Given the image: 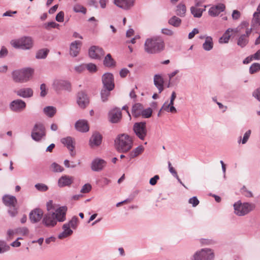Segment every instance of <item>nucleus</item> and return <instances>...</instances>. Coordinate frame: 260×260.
<instances>
[{
	"instance_id": "nucleus-37",
	"label": "nucleus",
	"mask_w": 260,
	"mask_h": 260,
	"mask_svg": "<svg viewBox=\"0 0 260 260\" xmlns=\"http://www.w3.org/2000/svg\"><path fill=\"white\" fill-rule=\"evenodd\" d=\"M204 10L205 9H202L196 7H192L190 9L192 14L195 17H201Z\"/></svg>"
},
{
	"instance_id": "nucleus-58",
	"label": "nucleus",
	"mask_w": 260,
	"mask_h": 260,
	"mask_svg": "<svg viewBox=\"0 0 260 260\" xmlns=\"http://www.w3.org/2000/svg\"><path fill=\"white\" fill-rule=\"evenodd\" d=\"M250 134H251L250 130H248L245 133L243 138V140H242V144H245L247 142V141H248V140L250 136Z\"/></svg>"
},
{
	"instance_id": "nucleus-16",
	"label": "nucleus",
	"mask_w": 260,
	"mask_h": 260,
	"mask_svg": "<svg viewBox=\"0 0 260 260\" xmlns=\"http://www.w3.org/2000/svg\"><path fill=\"white\" fill-rule=\"evenodd\" d=\"M25 103L21 100H16L12 102L10 104L11 109L15 112H19L25 109Z\"/></svg>"
},
{
	"instance_id": "nucleus-35",
	"label": "nucleus",
	"mask_w": 260,
	"mask_h": 260,
	"mask_svg": "<svg viewBox=\"0 0 260 260\" xmlns=\"http://www.w3.org/2000/svg\"><path fill=\"white\" fill-rule=\"evenodd\" d=\"M143 109L142 105L140 104H135L133 107L132 110L133 114L135 117H138L141 115V111Z\"/></svg>"
},
{
	"instance_id": "nucleus-40",
	"label": "nucleus",
	"mask_w": 260,
	"mask_h": 260,
	"mask_svg": "<svg viewBox=\"0 0 260 260\" xmlns=\"http://www.w3.org/2000/svg\"><path fill=\"white\" fill-rule=\"evenodd\" d=\"M73 10L76 13H82L84 14H85L87 11L86 9L79 4H76L73 6Z\"/></svg>"
},
{
	"instance_id": "nucleus-32",
	"label": "nucleus",
	"mask_w": 260,
	"mask_h": 260,
	"mask_svg": "<svg viewBox=\"0 0 260 260\" xmlns=\"http://www.w3.org/2000/svg\"><path fill=\"white\" fill-rule=\"evenodd\" d=\"M174 105H171V102H165L161 107V110H164L171 113H176V108L174 107Z\"/></svg>"
},
{
	"instance_id": "nucleus-2",
	"label": "nucleus",
	"mask_w": 260,
	"mask_h": 260,
	"mask_svg": "<svg viewBox=\"0 0 260 260\" xmlns=\"http://www.w3.org/2000/svg\"><path fill=\"white\" fill-rule=\"evenodd\" d=\"M165 43L160 37L147 39L144 44L145 51L150 54L159 53L165 49Z\"/></svg>"
},
{
	"instance_id": "nucleus-42",
	"label": "nucleus",
	"mask_w": 260,
	"mask_h": 260,
	"mask_svg": "<svg viewBox=\"0 0 260 260\" xmlns=\"http://www.w3.org/2000/svg\"><path fill=\"white\" fill-rule=\"evenodd\" d=\"M144 151V148L142 146H139L132 151L130 153L131 158H134L139 154H141Z\"/></svg>"
},
{
	"instance_id": "nucleus-43",
	"label": "nucleus",
	"mask_w": 260,
	"mask_h": 260,
	"mask_svg": "<svg viewBox=\"0 0 260 260\" xmlns=\"http://www.w3.org/2000/svg\"><path fill=\"white\" fill-rule=\"evenodd\" d=\"M44 113L49 117H52L56 113V109L52 106H48L44 109Z\"/></svg>"
},
{
	"instance_id": "nucleus-51",
	"label": "nucleus",
	"mask_w": 260,
	"mask_h": 260,
	"mask_svg": "<svg viewBox=\"0 0 260 260\" xmlns=\"http://www.w3.org/2000/svg\"><path fill=\"white\" fill-rule=\"evenodd\" d=\"M59 26V24L56 23L55 22L52 21V22H49L48 23H46L44 24V27L46 29H50L51 28H55Z\"/></svg>"
},
{
	"instance_id": "nucleus-57",
	"label": "nucleus",
	"mask_w": 260,
	"mask_h": 260,
	"mask_svg": "<svg viewBox=\"0 0 260 260\" xmlns=\"http://www.w3.org/2000/svg\"><path fill=\"white\" fill-rule=\"evenodd\" d=\"M56 20L58 22H63L64 20V13L62 11L59 12L56 16Z\"/></svg>"
},
{
	"instance_id": "nucleus-63",
	"label": "nucleus",
	"mask_w": 260,
	"mask_h": 260,
	"mask_svg": "<svg viewBox=\"0 0 260 260\" xmlns=\"http://www.w3.org/2000/svg\"><path fill=\"white\" fill-rule=\"evenodd\" d=\"M8 54V50L5 47H3L0 51V58L6 56Z\"/></svg>"
},
{
	"instance_id": "nucleus-25",
	"label": "nucleus",
	"mask_w": 260,
	"mask_h": 260,
	"mask_svg": "<svg viewBox=\"0 0 260 260\" xmlns=\"http://www.w3.org/2000/svg\"><path fill=\"white\" fill-rule=\"evenodd\" d=\"M102 136L98 133L93 134L90 139V145L91 147L98 146L102 142Z\"/></svg>"
},
{
	"instance_id": "nucleus-4",
	"label": "nucleus",
	"mask_w": 260,
	"mask_h": 260,
	"mask_svg": "<svg viewBox=\"0 0 260 260\" xmlns=\"http://www.w3.org/2000/svg\"><path fill=\"white\" fill-rule=\"evenodd\" d=\"M34 72V70L30 68L15 71L12 73L13 79L16 82H27L31 78Z\"/></svg>"
},
{
	"instance_id": "nucleus-53",
	"label": "nucleus",
	"mask_w": 260,
	"mask_h": 260,
	"mask_svg": "<svg viewBox=\"0 0 260 260\" xmlns=\"http://www.w3.org/2000/svg\"><path fill=\"white\" fill-rule=\"evenodd\" d=\"M35 187L38 190L42 191H46L48 190V188L46 185L41 183L36 184Z\"/></svg>"
},
{
	"instance_id": "nucleus-11",
	"label": "nucleus",
	"mask_w": 260,
	"mask_h": 260,
	"mask_svg": "<svg viewBox=\"0 0 260 260\" xmlns=\"http://www.w3.org/2000/svg\"><path fill=\"white\" fill-rule=\"evenodd\" d=\"M102 81L104 88L113 90L114 88L113 76L111 73H106L102 77Z\"/></svg>"
},
{
	"instance_id": "nucleus-7",
	"label": "nucleus",
	"mask_w": 260,
	"mask_h": 260,
	"mask_svg": "<svg viewBox=\"0 0 260 260\" xmlns=\"http://www.w3.org/2000/svg\"><path fill=\"white\" fill-rule=\"evenodd\" d=\"M3 201L6 206L13 208L9 210V213L11 216H15L18 213L16 207L17 204L16 198L14 196L7 194L3 197Z\"/></svg>"
},
{
	"instance_id": "nucleus-34",
	"label": "nucleus",
	"mask_w": 260,
	"mask_h": 260,
	"mask_svg": "<svg viewBox=\"0 0 260 260\" xmlns=\"http://www.w3.org/2000/svg\"><path fill=\"white\" fill-rule=\"evenodd\" d=\"M73 232L71 229H63V231L58 234V238L59 239H63L71 236Z\"/></svg>"
},
{
	"instance_id": "nucleus-52",
	"label": "nucleus",
	"mask_w": 260,
	"mask_h": 260,
	"mask_svg": "<svg viewBox=\"0 0 260 260\" xmlns=\"http://www.w3.org/2000/svg\"><path fill=\"white\" fill-rule=\"evenodd\" d=\"M168 167H169V170L170 172L176 178H177L179 181H180V179H179L178 175L177 174V173L176 171L175 170V169L172 167L171 163L169 161L168 162Z\"/></svg>"
},
{
	"instance_id": "nucleus-8",
	"label": "nucleus",
	"mask_w": 260,
	"mask_h": 260,
	"mask_svg": "<svg viewBox=\"0 0 260 260\" xmlns=\"http://www.w3.org/2000/svg\"><path fill=\"white\" fill-rule=\"evenodd\" d=\"M214 253L211 249L203 248L193 255V260H213Z\"/></svg>"
},
{
	"instance_id": "nucleus-1",
	"label": "nucleus",
	"mask_w": 260,
	"mask_h": 260,
	"mask_svg": "<svg viewBox=\"0 0 260 260\" xmlns=\"http://www.w3.org/2000/svg\"><path fill=\"white\" fill-rule=\"evenodd\" d=\"M67 207H60L55 212H49L43 218V223L46 226H55L57 222H63L66 220Z\"/></svg>"
},
{
	"instance_id": "nucleus-33",
	"label": "nucleus",
	"mask_w": 260,
	"mask_h": 260,
	"mask_svg": "<svg viewBox=\"0 0 260 260\" xmlns=\"http://www.w3.org/2000/svg\"><path fill=\"white\" fill-rule=\"evenodd\" d=\"M169 24L176 27H179L181 23V20L176 16L172 17L168 21Z\"/></svg>"
},
{
	"instance_id": "nucleus-50",
	"label": "nucleus",
	"mask_w": 260,
	"mask_h": 260,
	"mask_svg": "<svg viewBox=\"0 0 260 260\" xmlns=\"http://www.w3.org/2000/svg\"><path fill=\"white\" fill-rule=\"evenodd\" d=\"M85 69H87V70L90 73H94L97 71V68L95 64L90 63L88 64H85Z\"/></svg>"
},
{
	"instance_id": "nucleus-21",
	"label": "nucleus",
	"mask_w": 260,
	"mask_h": 260,
	"mask_svg": "<svg viewBox=\"0 0 260 260\" xmlns=\"http://www.w3.org/2000/svg\"><path fill=\"white\" fill-rule=\"evenodd\" d=\"M74 181V177L67 175L61 177L58 181V185L60 187L71 185Z\"/></svg>"
},
{
	"instance_id": "nucleus-31",
	"label": "nucleus",
	"mask_w": 260,
	"mask_h": 260,
	"mask_svg": "<svg viewBox=\"0 0 260 260\" xmlns=\"http://www.w3.org/2000/svg\"><path fill=\"white\" fill-rule=\"evenodd\" d=\"M18 229H9L7 232L6 240L7 241L11 240L15 236L18 235Z\"/></svg>"
},
{
	"instance_id": "nucleus-61",
	"label": "nucleus",
	"mask_w": 260,
	"mask_h": 260,
	"mask_svg": "<svg viewBox=\"0 0 260 260\" xmlns=\"http://www.w3.org/2000/svg\"><path fill=\"white\" fill-rule=\"evenodd\" d=\"M159 179L158 175H155L153 177L150 179L149 183L152 185H154L156 184L157 181Z\"/></svg>"
},
{
	"instance_id": "nucleus-39",
	"label": "nucleus",
	"mask_w": 260,
	"mask_h": 260,
	"mask_svg": "<svg viewBox=\"0 0 260 260\" xmlns=\"http://www.w3.org/2000/svg\"><path fill=\"white\" fill-rule=\"evenodd\" d=\"M78 219L76 216L72 217L68 224H64L62 228H75L78 225Z\"/></svg>"
},
{
	"instance_id": "nucleus-14",
	"label": "nucleus",
	"mask_w": 260,
	"mask_h": 260,
	"mask_svg": "<svg viewBox=\"0 0 260 260\" xmlns=\"http://www.w3.org/2000/svg\"><path fill=\"white\" fill-rule=\"evenodd\" d=\"M104 54L103 50L99 47L93 46L89 50V55L94 59L100 58Z\"/></svg>"
},
{
	"instance_id": "nucleus-19",
	"label": "nucleus",
	"mask_w": 260,
	"mask_h": 260,
	"mask_svg": "<svg viewBox=\"0 0 260 260\" xmlns=\"http://www.w3.org/2000/svg\"><path fill=\"white\" fill-rule=\"evenodd\" d=\"M43 215L41 209H36L32 211L29 214V219L32 222H37L41 220Z\"/></svg>"
},
{
	"instance_id": "nucleus-46",
	"label": "nucleus",
	"mask_w": 260,
	"mask_h": 260,
	"mask_svg": "<svg viewBox=\"0 0 260 260\" xmlns=\"http://www.w3.org/2000/svg\"><path fill=\"white\" fill-rule=\"evenodd\" d=\"M247 40L245 35H243L240 36L238 41V45L241 47H244L247 43Z\"/></svg>"
},
{
	"instance_id": "nucleus-59",
	"label": "nucleus",
	"mask_w": 260,
	"mask_h": 260,
	"mask_svg": "<svg viewBox=\"0 0 260 260\" xmlns=\"http://www.w3.org/2000/svg\"><path fill=\"white\" fill-rule=\"evenodd\" d=\"M241 16L240 12L238 10H234L232 15V18L234 20H238Z\"/></svg>"
},
{
	"instance_id": "nucleus-29",
	"label": "nucleus",
	"mask_w": 260,
	"mask_h": 260,
	"mask_svg": "<svg viewBox=\"0 0 260 260\" xmlns=\"http://www.w3.org/2000/svg\"><path fill=\"white\" fill-rule=\"evenodd\" d=\"M213 47V42L212 38L211 37H207L205 38V41L203 44V48L206 51H210Z\"/></svg>"
},
{
	"instance_id": "nucleus-38",
	"label": "nucleus",
	"mask_w": 260,
	"mask_h": 260,
	"mask_svg": "<svg viewBox=\"0 0 260 260\" xmlns=\"http://www.w3.org/2000/svg\"><path fill=\"white\" fill-rule=\"evenodd\" d=\"M49 50L47 49H42L39 50L36 53V58L38 59H43L46 57Z\"/></svg>"
},
{
	"instance_id": "nucleus-15",
	"label": "nucleus",
	"mask_w": 260,
	"mask_h": 260,
	"mask_svg": "<svg viewBox=\"0 0 260 260\" xmlns=\"http://www.w3.org/2000/svg\"><path fill=\"white\" fill-rule=\"evenodd\" d=\"M114 3L119 8L128 10L134 6L135 0H114Z\"/></svg>"
},
{
	"instance_id": "nucleus-41",
	"label": "nucleus",
	"mask_w": 260,
	"mask_h": 260,
	"mask_svg": "<svg viewBox=\"0 0 260 260\" xmlns=\"http://www.w3.org/2000/svg\"><path fill=\"white\" fill-rule=\"evenodd\" d=\"M104 63L105 66L108 67H111L114 65L115 62L110 54H107L105 57Z\"/></svg>"
},
{
	"instance_id": "nucleus-54",
	"label": "nucleus",
	"mask_w": 260,
	"mask_h": 260,
	"mask_svg": "<svg viewBox=\"0 0 260 260\" xmlns=\"http://www.w3.org/2000/svg\"><path fill=\"white\" fill-rule=\"evenodd\" d=\"M41 93L40 95L42 97H44L47 93L46 86L45 84H42L40 86Z\"/></svg>"
},
{
	"instance_id": "nucleus-28",
	"label": "nucleus",
	"mask_w": 260,
	"mask_h": 260,
	"mask_svg": "<svg viewBox=\"0 0 260 260\" xmlns=\"http://www.w3.org/2000/svg\"><path fill=\"white\" fill-rule=\"evenodd\" d=\"M164 79L162 77L159 75H155L154 77V83L155 86L158 88L159 93L161 92L164 90Z\"/></svg>"
},
{
	"instance_id": "nucleus-62",
	"label": "nucleus",
	"mask_w": 260,
	"mask_h": 260,
	"mask_svg": "<svg viewBox=\"0 0 260 260\" xmlns=\"http://www.w3.org/2000/svg\"><path fill=\"white\" fill-rule=\"evenodd\" d=\"M161 32L164 35L169 36H171L173 35V34H174L173 31L172 30L168 29V28L162 29Z\"/></svg>"
},
{
	"instance_id": "nucleus-44",
	"label": "nucleus",
	"mask_w": 260,
	"mask_h": 260,
	"mask_svg": "<svg viewBox=\"0 0 260 260\" xmlns=\"http://www.w3.org/2000/svg\"><path fill=\"white\" fill-rule=\"evenodd\" d=\"M112 90H109L106 88H104L101 91V98L103 102H105L107 101L108 97L110 94V91Z\"/></svg>"
},
{
	"instance_id": "nucleus-12",
	"label": "nucleus",
	"mask_w": 260,
	"mask_h": 260,
	"mask_svg": "<svg viewBox=\"0 0 260 260\" xmlns=\"http://www.w3.org/2000/svg\"><path fill=\"white\" fill-rule=\"evenodd\" d=\"M110 121L112 123L118 122L121 117L122 114L119 108H115L111 110L109 114Z\"/></svg>"
},
{
	"instance_id": "nucleus-6",
	"label": "nucleus",
	"mask_w": 260,
	"mask_h": 260,
	"mask_svg": "<svg viewBox=\"0 0 260 260\" xmlns=\"http://www.w3.org/2000/svg\"><path fill=\"white\" fill-rule=\"evenodd\" d=\"M234 212L238 216L244 215L252 210L254 206L248 203H242L241 202L235 203L234 205Z\"/></svg>"
},
{
	"instance_id": "nucleus-27",
	"label": "nucleus",
	"mask_w": 260,
	"mask_h": 260,
	"mask_svg": "<svg viewBox=\"0 0 260 260\" xmlns=\"http://www.w3.org/2000/svg\"><path fill=\"white\" fill-rule=\"evenodd\" d=\"M17 94L24 98H30L33 95V90L30 88H22L16 91Z\"/></svg>"
},
{
	"instance_id": "nucleus-5",
	"label": "nucleus",
	"mask_w": 260,
	"mask_h": 260,
	"mask_svg": "<svg viewBox=\"0 0 260 260\" xmlns=\"http://www.w3.org/2000/svg\"><path fill=\"white\" fill-rule=\"evenodd\" d=\"M13 47L23 50H28L33 47L34 41L30 37H23L11 42Z\"/></svg>"
},
{
	"instance_id": "nucleus-60",
	"label": "nucleus",
	"mask_w": 260,
	"mask_h": 260,
	"mask_svg": "<svg viewBox=\"0 0 260 260\" xmlns=\"http://www.w3.org/2000/svg\"><path fill=\"white\" fill-rule=\"evenodd\" d=\"M21 239H22L21 237H18L15 241L10 244V245L14 247H20L21 245V243L18 240Z\"/></svg>"
},
{
	"instance_id": "nucleus-47",
	"label": "nucleus",
	"mask_w": 260,
	"mask_h": 260,
	"mask_svg": "<svg viewBox=\"0 0 260 260\" xmlns=\"http://www.w3.org/2000/svg\"><path fill=\"white\" fill-rule=\"evenodd\" d=\"M52 171L55 172H61L63 171V168L58 164L54 162L51 165Z\"/></svg>"
},
{
	"instance_id": "nucleus-3",
	"label": "nucleus",
	"mask_w": 260,
	"mask_h": 260,
	"mask_svg": "<svg viewBox=\"0 0 260 260\" xmlns=\"http://www.w3.org/2000/svg\"><path fill=\"white\" fill-rule=\"evenodd\" d=\"M115 144L118 151L124 153L131 149L133 145V141L128 135L121 134L116 138Z\"/></svg>"
},
{
	"instance_id": "nucleus-56",
	"label": "nucleus",
	"mask_w": 260,
	"mask_h": 260,
	"mask_svg": "<svg viewBox=\"0 0 260 260\" xmlns=\"http://www.w3.org/2000/svg\"><path fill=\"white\" fill-rule=\"evenodd\" d=\"M91 189V185L89 184H86L82 187L81 192L82 193H87L90 191Z\"/></svg>"
},
{
	"instance_id": "nucleus-22",
	"label": "nucleus",
	"mask_w": 260,
	"mask_h": 260,
	"mask_svg": "<svg viewBox=\"0 0 260 260\" xmlns=\"http://www.w3.org/2000/svg\"><path fill=\"white\" fill-rule=\"evenodd\" d=\"M237 32L238 30L237 29L228 28L223 34L222 36L220 38L219 42L221 44L228 43L231 37V33H237Z\"/></svg>"
},
{
	"instance_id": "nucleus-9",
	"label": "nucleus",
	"mask_w": 260,
	"mask_h": 260,
	"mask_svg": "<svg viewBox=\"0 0 260 260\" xmlns=\"http://www.w3.org/2000/svg\"><path fill=\"white\" fill-rule=\"evenodd\" d=\"M46 135L45 127L41 123L35 124L32 133V138L37 141H40Z\"/></svg>"
},
{
	"instance_id": "nucleus-48",
	"label": "nucleus",
	"mask_w": 260,
	"mask_h": 260,
	"mask_svg": "<svg viewBox=\"0 0 260 260\" xmlns=\"http://www.w3.org/2000/svg\"><path fill=\"white\" fill-rule=\"evenodd\" d=\"M260 70V64L258 63H253L249 69V72L251 74H253Z\"/></svg>"
},
{
	"instance_id": "nucleus-49",
	"label": "nucleus",
	"mask_w": 260,
	"mask_h": 260,
	"mask_svg": "<svg viewBox=\"0 0 260 260\" xmlns=\"http://www.w3.org/2000/svg\"><path fill=\"white\" fill-rule=\"evenodd\" d=\"M152 112V110L150 108H148L145 110L142 109L141 115H142L144 118H149L151 116Z\"/></svg>"
},
{
	"instance_id": "nucleus-24",
	"label": "nucleus",
	"mask_w": 260,
	"mask_h": 260,
	"mask_svg": "<svg viewBox=\"0 0 260 260\" xmlns=\"http://www.w3.org/2000/svg\"><path fill=\"white\" fill-rule=\"evenodd\" d=\"M76 128L81 132H86L89 130L87 121L85 120H79L75 124Z\"/></svg>"
},
{
	"instance_id": "nucleus-36",
	"label": "nucleus",
	"mask_w": 260,
	"mask_h": 260,
	"mask_svg": "<svg viewBox=\"0 0 260 260\" xmlns=\"http://www.w3.org/2000/svg\"><path fill=\"white\" fill-rule=\"evenodd\" d=\"M186 9L185 5L180 4L177 7L176 14L180 17H183L186 13Z\"/></svg>"
},
{
	"instance_id": "nucleus-26",
	"label": "nucleus",
	"mask_w": 260,
	"mask_h": 260,
	"mask_svg": "<svg viewBox=\"0 0 260 260\" xmlns=\"http://www.w3.org/2000/svg\"><path fill=\"white\" fill-rule=\"evenodd\" d=\"M251 26L253 29H258L260 27V13L255 12L251 21Z\"/></svg>"
},
{
	"instance_id": "nucleus-10",
	"label": "nucleus",
	"mask_w": 260,
	"mask_h": 260,
	"mask_svg": "<svg viewBox=\"0 0 260 260\" xmlns=\"http://www.w3.org/2000/svg\"><path fill=\"white\" fill-rule=\"evenodd\" d=\"M134 131L136 135L141 140H144L146 136V124L144 122L136 123L134 125Z\"/></svg>"
},
{
	"instance_id": "nucleus-23",
	"label": "nucleus",
	"mask_w": 260,
	"mask_h": 260,
	"mask_svg": "<svg viewBox=\"0 0 260 260\" xmlns=\"http://www.w3.org/2000/svg\"><path fill=\"white\" fill-rule=\"evenodd\" d=\"M81 44L80 41H76L73 42L70 47V54L73 56H76L80 50Z\"/></svg>"
},
{
	"instance_id": "nucleus-30",
	"label": "nucleus",
	"mask_w": 260,
	"mask_h": 260,
	"mask_svg": "<svg viewBox=\"0 0 260 260\" xmlns=\"http://www.w3.org/2000/svg\"><path fill=\"white\" fill-rule=\"evenodd\" d=\"M65 84H67V88L70 87V84L64 81L61 80H55L53 82V88L57 91L63 88Z\"/></svg>"
},
{
	"instance_id": "nucleus-64",
	"label": "nucleus",
	"mask_w": 260,
	"mask_h": 260,
	"mask_svg": "<svg viewBox=\"0 0 260 260\" xmlns=\"http://www.w3.org/2000/svg\"><path fill=\"white\" fill-rule=\"evenodd\" d=\"M242 193L244 196L247 197H252V193H251V192L247 190L245 187H243V188L242 189Z\"/></svg>"
},
{
	"instance_id": "nucleus-45",
	"label": "nucleus",
	"mask_w": 260,
	"mask_h": 260,
	"mask_svg": "<svg viewBox=\"0 0 260 260\" xmlns=\"http://www.w3.org/2000/svg\"><path fill=\"white\" fill-rule=\"evenodd\" d=\"M10 247L5 241L0 240V253L6 252L10 250Z\"/></svg>"
},
{
	"instance_id": "nucleus-18",
	"label": "nucleus",
	"mask_w": 260,
	"mask_h": 260,
	"mask_svg": "<svg viewBox=\"0 0 260 260\" xmlns=\"http://www.w3.org/2000/svg\"><path fill=\"white\" fill-rule=\"evenodd\" d=\"M106 165V162L102 159L96 158L91 163V169L94 171H101Z\"/></svg>"
},
{
	"instance_id": "nucleus-55",
	"label": "nucleus",
	"mask_w": 260,
	"mask_h": 260,
	"mask_svg": "<svg viewBox=\"0 0 260 260\" xmlns=\"http://www.w3.org/2000/svg\"><path fill=\"white\" fill-rule=\"evenodd\" d=\"M189 203L191 204L193 207H196L199 204V201L197 197H193L189 200Z\"/></svg>"
},
{
	"instance_id": "nucleus-13",
	"label": "nucleus",
	"mask_w": 260,
	"mask_h": 260,
	"mask_svg": "<svg viewBox=\"0 0 260 260\" xmlns=\"http://www.w3.org/2000/svg\"><path fill=\"white\" fill-rule=\"evenodd\" d=\"M77 102L81 108H85L89 104V100L86 94L81 91L78 93Z\"/></svg>"
},
{
	"instance_id": "nucleus-17",
	"label": "nucleus",
	"mask_w": 260,
	"mask_h": 260,
	"mask_svg": "<svg viewBox=\"0 0 260 260\" xmlns=\"http://www.w3.org/2000/svg\"><path fill=\"white\" fill-rule=\"evenodd\" d=\"M61 142L69 150L71 155L75 156L76 152L74 151L75 146L72 138L70 137L63 138L61 140Z\"/></svg>"
},
{
	"instance_id": "nucleus-20",
	"label": "nucleus",
	"mask_w": 260,
	"mask_h": 260,
	"mask_svg": "<svg viewBox=\"0 0 260 260\" xmlns=\"http://www.w3.org/2000/svg\"><path fill=\"white\" fill-rule=\"evenodd\" d=\"M225 6L223 4H219L216 6L212 7L209 10V14L211 16H218L221 12L224 11Z\"/></svg>"
}]
</instances>
